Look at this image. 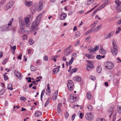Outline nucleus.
I'll return each mask as SVG.
<instances>
[{
	"mask_svg": "<svg viewBox=\"0 0 121 121\" xmlns=\"http://www.w3.org/2000/svg\"><path fill=\"white\" fill-rule=\"evenodd\" d=\"M19 22L20 28L19 29L18 31L20 34H24L25 32L24 30L25 26L23 22V18L22 17H20L19 18Z\"/></svg>",
	"mask_w": 121,
	"mask_h": 121,
	"instance_id": "nucleus-1",
	"label": "nucleus"
},
{
	"mask_svg": "<svg viewBox=\"0 0 121 121\" xmlns=\"http://www.w3.org/2000/svg\"><path fill=\"white\" fill-rule=\"evenodd\" d=\"M117 5L116 8V9L118 13L121 11V2L118 0H116L115 1Z\"/></svg>",
	"mask_w": 121,
	"mask_h": 121,
	"instance_id": "nucleus-2",
	"label": "nucleus"
},
{
	"mask_svg": "<svg viewBox=\"0 0 121 121\" xmlns=\"http://www.w3.org/2000/svg\"><path fill=\"white\" fill-rule=\"evenodd\" d=\"M106 68L107 69H111L114 66V64L111 62L108 61L106 62L105 64Z\"/></svg>",
	"mask_w": 121,
	"mask_h": 121,
	"instance_id": "nucleus-3",
	"label": "nucleus"
},
{
	"mask_svg": "<svg viewBox=\"0 0 121 121\" xmlns=\"http://www.w3.org/2000/svg\"><path fill=\"white\" fill-rule=\"evenodd\" d=\"M73 81L71 80H69L67 83V86L68 89L70 91H72L73 89Z\"/></svg>",
	"mask_w": 121,
	"mask_h": 121,
	"instance_id": "nucleus-4",
	"label": "nucleus"
},
{
	"mask_svg": "<svg viewBox=\"0 0 121 121\" xmlns=\"http://www.w3.org/2000/svg\"><path fill=\"white\" fill-rule=\"evenodd\" d=\"M93 117L92 114L89 112L87 113L85 116L86 118L88 120H92L93 118Z\"/></svg>",
	"mask_w": 121,
	"mask_h": 121,
	"instance_id": "nucleus-5",
	"label": "nucleus"
},
{
	"mask_svg": "<svg viewBox=\"0 0 121 121\" xmlns=\"http://www.w3.org/2000/svg\"><path fill=\"white\" fill-rule=\"evenodd\" d=\"M24 22H23L24 26H25L26 27L29 26L30 25V19L29 18L27 17H25L24 18Z\"/></svg>",
	"mask_w": 121,
	"mask_h": 121,
	"instance_id": "nucleus-6",
	"label": "nucleus"
},
{
	"mask_svg": "<svg viewBox=\"0 0 121 121\" xmlns=\"http://www.w3.org/2000/svg\"><path fill=\"white\" fill-rule=\"evenodd\" d=\"M38 23L35 21H34L33 22L32 25V28L33 31H34L37 30L38 28L37 24Z\"/></svg>",
	"mask_w": 121,
	"mask_h": 121,
	"instance_id": "nucleus-7",
	"label": "nucleus"
},
{
	"mask_svg": "<svg viewBox=\"0 0 121 121\" xmlns=\"http://www.w3.org/2000/svg\"><path fill=\"white\" fill-rule=\"evenodd\" d=\"M69 101L72 103L74 102L77 98V97L74 96L73 94H71L70 95Z\"/></svg>",
	"mask_w": 121,
	"mask_h": 121,
	"instance_id": "nucleus-8",
	"label": "nucleus"
},
{
	"mask_svg": "<svg viewBox=\"0 0 121 121\" xmlns=\"http://www.w3.org/2000/svg\"><path fill=\"white\" fill-rule=\"evenodd\" d=\"M43 6V3L42 2L40 1L38 4V9L37 10L38 12L42 10Z\"/></svg>",
	"mask_w": 121,
	"mask_h": 121,
	"instance_id": "nucleus-9",
	"label": "nucleus"
},
{
	"mask_svg": "<svg viewBox=\"0 0 121 121\" xmlns=\"http://www.w3.org/2000/svg\"><path fill=\"white\" fill-rule=\"evenodd\" d=\"M13 5V3L12 1L9 2L6 4L5 8V9L6 10H8L11 8Z\"/></svg>",
	"mask_w": 121,
	"mask_h": 121,
	"instance_id": "nucleus-10",
	"label": "nucleus"
},
{
	"mask_svg": "<svg viewBox=\"0 0 121 121\" xmlns=\"http://www.w3.org/2000/svg\"><path fill=\"white\" fill-rule=\"evenodd\" d=\"M14 73L16 76L19 78L20 79H21L22 76L20 73L17 71L14 70Z\"/></svg>",
	"mask_w": 121,
	"mask_h": 121,
	"instance_id": "nucleus-11",
	"label": "nucleus"
},
{
	"mask_svg": "<svg viewBox=\"0 0 121 121\" xmlns=\"http://www.w3.org/2000/svg\"><path fill=\"white\" fill-rule=\"evenodd\" d=\"M8 28V27H6L4 25L0 27V30L2 31H4L6 30H9Z\"/></svg>",
	"mask_w": 121,
	"mask_h": 121,
	"instance_id": "nucleus-12",
	"label": "nucleus"
},
{
	"mask_svg": "<svg viewBox=\"0 0 121 121\" xmlns=\"http://www.w3.org/2000/svg\"><path fill=\"white\" fill-rule=\"evenodd\" d=\"M42 14L43 13H40L39 15H38L35 21L37 22V23H39V22L41 20L42 16Z\"/></svg>",
	"mask_w": 121,
	"mask_h": 121,
	"instance_id": "nucleus-13",
	"label": "nucleus"
},
{
	"mask_svg": "<svg viewBox=\"0 0 121 121\" xmlns=\"http://www.w3.org/2000/svg\"><path fill=\"white\" fill-rule=\"evenodd\" d=\"M26 6L29 7L31 6L33 4L32 2L30 1H25L24 2Z\"/></svg>",
	"mask_w": 121,
	"mask_h": 121,
	"instance_id": "nucleus-14",
	"label": "nucleus"
},
{
	"mask_svg": "<svg viewBox=\"0 0 121 121\" xmlns=\"http://www.w3.org/2000/svg\"><path fill=\"white\" fill-rule=\"evenodd\" d=\"M112 52L114 56H115L117 54L118 51L117 48H113L112 49Z\"/></svg>",
	"mask_w": 121,
	"mask_h": 121,
	"instance_id": "nucleus-15",
	"label": "nucleus"
},
{
	"mask_svg": "<svg viewBox=\"0 0 121 121\" xmlns=\"http://www.w3.org/2000/svg\"><path fill=\"white\" fill-rule=\"evenodd\" d=\"M67 15L66 13H62L61 15L60 16V19L62 20H63L65 19Z\"/></svg>",
	"mask_w": 121,
	"mask_h": 121,
	"instance_id": "nucleus-16",
	"label": "nucleus"
},
{
	"mask_svg": "<svg viewBox=\"0 0 121 121\" xmlns=\"http://www.w3.org/2000/svg\"><path fill=\"white\" fill-rule=\"evenodd\" d=\"M113 107H111L109 108L108 110V112L109 113V117H111V116L113 112Z\"/></svg>",
	"mask_w": 121,
	"mask_h": 121,
	"instance_id": "nucleus-17",
	"label": "nucleus"
},
{
	"mask_svg": "<svg viewBox=\"0 0 121 121\" xmlns=\"http://www.w3.org/2000/svg\"><path fill=\"white\" fill-rule=\"evenodd\" d=\"M62 106V104L61 103H59L57 106V110L58 113H60L61 112L60 108Z\"/></svg>",
	"mask_w": 121,
	"mask_h": 121,
	"instance_id": "nucleus-18",
	"label": "nucleus"
},
{
	"mask_svg": "<svg viewBox=\"0 0 121 121\" xmlns=\"http://www.w3.org/2000/svg\"><path fill=\"white\" fill-rule=\"evenodd\" d=\"M99 52L100 53L103 54H105L106 53V50L102 48V47L100 48Z\"/></svg>",
	"mask_w": 121,
	"mask_h": 121,
	"instance_id": "nucleus-19",
	"label": "nucleus"
},
{
	"mask_svg": "<svg viewBox=\"0 0 121 121\" xmlns=\"http://www.w3.org/2000/svg\"><path fill=\"white\" fill-rule=\"evenodd\" d=\"M114 33V31H112L109 33H108L107 35L106 36V39L109 38L111 37Z\"/></svg>",
	"mask_w": 121,
	"mask_h": 121,
	"instance_id": "nucleus-20",
	"label": "nucleus"
},
{
	"mask_svg": "<svg viewBox=\"0 0 121 121\" xmlns=\"http://www.w3.org/2000/svg\"><path fill=\"white\" fill-rule=\"evenodd\" d=\"M86 56L89 59H93L95 58L94 56L93 55H89L88 54H86Z\"/></svg>",
	"mask_w": 121,
	"mask_h": 121,
	"instance_id": "nucleus-21",
	"label": "nucleus"
},
{
	"mask_svg": "<svg viewBox=\"0 0 121 121\" xmlns=\"http://www.w3.org/2000/svg\"><path fill=\"white\" fill-rule=\"evenodd\" d=\"M42 114V113L40 111L36 112L35 114V116L36 117H38L40 116Z\"/></svg>",
	"mask_w": 121,
	"mask_h": 121,
	"instance_id": "nucleus-22",
	"label": "nucleus"
},
{
	"mask_svg": "<svg viewBox=\"0 0 121 121\" xmlns=\"http://www.w3.org/2000/svg\"><path fill=\"white\" fill-rule=\"evenodd\" d=\"M35 8L36 7L35 6H33L31 7V11L32 13H35L36 11Z\"/></svg>",
	"mask_w": 121,
	"mask_h": 121,
	"instance_id": "nucleus-23",
	"label": "nucleus"
},
{
	"mask_svg": "<svg viewBox=\"0 0 121 121\" xmlns=\"http://www.w3.org/2000/svg\"><path fill=\"white\" fill-rule=\"evenodd\" d=\"M59 69L57 68H54L53 70V72L54 74H56L59 71Z\"/></svg>",
	"mask_w": 121,
	"mask_h": 121,
	"instance_id": "nucleus-24",
	"label": "nucleus"
},
{
	"mask_svg": "<svg viewBox=\"0 0 121 121\" xmlns=\"http://www.w3.org/2000/svg\"><path fill=\"white\" fill-rule=\"evenodd\" d=\"M58 94V93L57 92H56L52 96V99L53 100H55L56 99Z\"/></svg>",
	"mask_w": 121,
	"mask_h": 121,
	"instance_id": "nucleus-25",
	"label": "nucleus"
},
{
	"mask_svg": "<svg viewBox=\"0 0 121 121\" xmlns=\"http://www.w3.org/2000/svg\"><path fill=\"white\" fill-rule=\"evenodd\" d=\"M73 79L74 80H76L78 82L80 81L81 80V78L79 77H74L73 78Z\"/></svg>",
	"mask_w": 121,
	"mask_h": 121,
	"instance_id": "nucleus-26",
	"label": "nucleus"
},
{
	"mask_svg": "<svg viewBox=\"0 0 121 121\" xmlns=\"http://www.w3.org/2000/svg\"><path fill=\"white\" fill-rule=\"evenodd\" d=\"M97 72L99 73H101L102 71V68L100 66H97L96 69Z\"/></svg>",
	"mask_w": 121,
	"mask_h": 121,
	"instance_id": "nucleus-27",
	"label": "nucleus"
},
{
	"mask_svg": "<svg viewBox=\"0 0 121 121\" xmlns=\"http://www.w3.org/2000/svg\"><path fill=\"white\" fill-rule=\"evenodd\" d=\"M101 26L102 25H100L96 27L94 30L96 31H98L100 29Z\"/></svg>",
	"mask_w": 121,
	"mask_h": 121,
	"instance_id": "nucleus-28",
	"label": "nucleus"
},
{
	"mask_svg": "<svg viewBox=\"0 0 121 121\" xmlns=\"http://www.w3.org/2000/svg\"><path fill=\"white\" fill-rule=\"evenodd\" d=\"M87 97L89 99H91L92 98L91 97V93L89 92H88L87 94Z\"/></svg>",
	"mask_w": 121,
	"mask_h": 121,
	"instance_id": "nucleus-29",
	"label": "nucleus"
},
{
	"mask_svg": "<svg viewBox=\"0 0 121 121\" xmlns=\"http://www.w3.org/2000/svg\"><path fill=\"white\" fill-rule=\"evenodd\" d=\"M12 84H8L7 86L8 89L10 90H12L13 89L12 87Z\"/></svg>",
	"mask_w": 121,
	"mask_h": 121,
	"instance_id": "nucleus-30",
	"label": "nucleus"
},
{
	"mask_svg": "<svg viewBox=\"0 0 121 121\" xmlns=\"http://www.w3.org/2000/svg\"><path fill=\"white\" fill-rule=\"evenodd\" d=\"M93 29L91 28L88 30L85 33V35H88V34H90L91 33V31H92Z\"/></svg>",
	"mask_w": 121,
	"mask_h": 121,
	"instance_id": "nucleus-31",
	"label": "nucleus"
},
{
	"mask_svg": "<svg viewBox=\"0 0 121 121\" xmlns=\"http://www.w3.org/2000/svg\"><path fill=\"white\" fill-rule=\"evenodd\" d=\"M113 48H117V46L115 41H113L112 42Z\"/></svg>",
	"mask_w": 121,
	"mask_h": 121,
	"instance_id": "nucleus-32",
	"label": "nucleus"
},
{
	"mask_svg": "<svg viewBox=\"0 0 121 121\" xmlns=\"http://www.w3.org/2000/svg\"><path fill=\"white\" fill-rule=\"evenodd\" d=\"M45 90L44 89H43L42 91V93L41 94V100H42V99L43 98V96L44 95V93H45Z\"/></svg>",
	"mask_w": 121,
	"mask_h": 121,
	"instance_id": "nucleus-33",
	"label": "nucleus"
},
{
	"mask_svg": "<svg viewBox=\"0 0 121 121\" xmlns=\"http://www.w3.org/2000/svg\"><path fill=\"white\" fill-rule=\"evenodd\" d=\"M30 69L32 71H34L36 70V68L34 66H31Z\"/></svg>",
	"mask_w": 121,
	"mask_h": 121,
	"instance_id": "nucleus-34",
	"label": "nucleus"
},
{
	"mask_svg": "<svg viewBox=\"0 0 121 121\" xmlns=\"http://www.w3.org/2000/svg\"><path fill=\"white\" fill-rule=\"evenodd\" d=\"M34 41L32 39H30L29 40V43L30 44L32 45L34 44Z\"/></svg>",
	"mask_w": 121,
	"mask_h": 121,
	"instance_id": "nucleus-35",
	"label": "nucleus"
},
{
	"mask_svg": "<svg viewBox=\"0 0 121 121\" xmlns=\"http://www.w3.org/2000/svg\"><path fill=\"white\" fill-rule=\"evenodd\" d=\"M118 111L119 113H121V106H118L117 107Z\"/></svg>",
	"mask_w": 121,
	"mask_h": 121,
	"instance_id": "nucleus-36",
	"label": "nucleus"
},
{
	"mask_svg": "<svg viewBox=\"0 0 121 121\" xmlns=\"http://www.w3.org/2000/svg\"><path fill=\"white\" fill-rule=\"evenodd\" d=\"M77 70V68H75L72 69L71 70V72L72 73H74L76 72Z\"/></svg>",
	"mask_w": 121,
	"mask_h": 121,
	"instance_id": "nucleus-37",
	"label": "nucleus"
},
{
	"mask_svg": "<svg viewBox=\"0 0 121 121\" xmlns=\"http://www.w3.org/2000/svg\"><path fill=\"white\" fill-rule=\"evenodd\" d=\"M13 20V18L11 19V20L9 21V23L8 24V26H10L12 23V22Z\"/></svg>",
	"mask_w": 121,
	"mask_h": 121,
	"instance_id": "nucleus-38",
	"label": "nucleus"
},
{
	"mask_svg": "<svg viewBox=\"0 0 121 121\" xmlns=\"http://www.w3.org/2000/svg\"><path fill=\"white\" fill-rule=\"evenodd\" d=\"M5 90L4 89H2L0 91V95H2L4 92Z\"/></svg>",
	"mask_w": 121,
	"mask_h": 121,
	"instance_id": "nucleus-39",
	"label": "nucleus"
},
{
	"mask_svg": "<svg viewBox=\"0 0 121 121\" xmlns=\"http://www.w3.org/2000/svg\"><path fill=\"white\" fill-rule=\"evenodd\" d=\"M96 121H106L105 120L102 118H98Z\"/></svg>",
	"mask_w": 121,
	"mask_h": 121,
	"instance_id": "nucleus-40",
	"label": "nucleus"
},
{
	"mask_svg": "<svg viewBox=\"0 0 121 121\" xmlns=\"http://www.w3.org/2000/svg\"><path fill=\"white\" fill-rule=\"evenodd\" d=\"M99 9H97L96 10H95L94 12L92 13L91 14V16H93L96 13V12H97L99 10Z\"/></svg>",
	"mask_w": 121,
	"mask_h": 121,
	"instance_id": "nucleus-41",
	"label": "nucleus"
},
{
	"mask_svg": "<svg viewBox=\"0 0 121 121\" xmlns=\"http://www.w3.org/2000/svg\"><path fill=\"white\" fill-rule=\"evenodd\" d=\"M73 51V50H70L66 53L65 55L66 56L68 55L71 53Z\"/></svg>",
	"mask_w": 121,
	"mask_h": 121,
	"instance_id": "nucleus-42",
	"label": "nucleus"
},
{
	"mask_svg": "<svg viewBox=\"0 0 121 121\" xmlns=\"http://www.w3.org/2000/svg\"><path fill=\"white\" fill-rule=\"evenodd\" d=\"M74 60V57H73L69 61V64L70 65H71L73 61Z\"/></svg>",
	"mask_w": 121,
	"mask_h": 121,
	"instance_id": "nucleus-43",
	"label": "nucleus"
},
{
	"mask_svg": "<svg viewBox=\"0 0 121 121\" xmlns=\"http://www.w3.org/2000/svg\"><path fill=\"white\" fill-rule=\"evenodd\" d=\"M118 30H117L115 32V33L117 34H118L119 33L120 31H121V28L120 27H118Z\"/></svg>",
	"mask_w": 121,
	"mask_h": 121,
	"instance_id": "nucleus-44",
	"label": "nucleus"
},
{
	"mask_svg": "<svg viewBox=\"0 0 121 121\" xmlns=\"http://www.w3.org/2000/svg\"><path fill=\"white\" fill-rule=\"evenodd\" d=\"M107 4V3H105L104 4H103L101 5H100V9H101L102 8L104 7Z\"/></svg>",
	"mask_w": 121,
	"mask_h": 121,
	"instance_id": "nucleus-45",
	"label": "nucleus"
},
{
	"mask_svg": "<svg viewBox=\"0 0 121 121\" xmlns=\"http://www.w3.org/2000/svg\"><path fill=\"white\" fill-rule=\"evenodd\" d=\"M80 34L79 32L77 31L75 33V36L77 37H78L80 36Z\"/></svg>",
	"mask_w": 121,
	"mask_h": 121,
	"instance_id": "nucleus-46",
	"label": "nucleus"
},
{
	"mask_svg": "<svg viewBox=\"0 0 121 121\" xmlns=\"http://www.w3.org/2000/svg\"><path fill=\"white\" fill-rule=\"evenodd\" d=\"M94 1L93 0H88L87 4L89 5L90 4L92 3Z\"/></svg>",
	"mask_w": 121,
	"mask_h": 121,
	"instance_id": "nucleus-47",
	"label": "nucleus"
},
{
	"mask_svg": "<svg viewBox=\"0 0 121 121\" xmlns=\"http://www.w3.org/2000/svg\"><path fill=\"white\" fill-rule=\"evenodd\" d=\"M8 59L7 58H6L4 59L2 62V63L3 65L5 64L8 61Z\"/></svg>",
	"mask_w": 121,
	"mask_h": 121,
	"instance_id": "nucleus-48",
	"label": "nucleus"
},
{
	"mask_svg": "<svg viewBox=\"0 0 121 121\" xmlns=\"http://www.w3.org/2000/svg\"><path fill=\"white\" fill-rule=\"evenodd\" d=\"M90 78L91 79L93 80H95V77L92 76H90Z\"/></svg>",
	"mask_w": 121,
	"mask_h": 121,
	"instance_id": "nucleus-49",
	"label": "nucleus"
},
{
	"mask_svg": "<svg viewBox=\"0 0 121 121\" xmlns=\"http://www.w3.org/2000/svg\"><path fill=\"white\" fill-rule=\"evenodd\" d=\"M48 57L46 56H44L43 57V60L45 61H47L48 60Z\"/></svg>",
	"mask_w": 121,
	"mask_h": 121,
	"instance_id": "nucleus-50",
	"label": "nucleus"
},
{
	"mask_svg": "<svg viewBox=\"0 0 121 121\" xmlns=\"http://www.w3.org/2000/svg\"><path fill=\"white\" fill-rule=\"evenodd\" d=\"M3 76L4 77V80L6 81L8 79V77L5 74H4L3 75Z\"/></svg>",
	"mask_w": 121,
	"mask_h": 121,
	"instance_id": "nucleus-51",
	"label": "nucleus"
},
{
	"mask_svg": "<svg viewBox=\"0 0 121 121\" xmlns=\"http://www.w3.org/2000/svg\"><path fill=\"white\" fill-rule=\"evenodd\" d=\"M88 50L90 51V52L91 53H92L94 51V49L93 48H91L90 49H88Z\"/></svg>",
	"mask_w": 121,
	"mask_h": 121,
	"instance_id": "nucleus-52",
	"label": "nucleus"
},
{
	"mask_svg": "<svg viewBox=\"0 0 121 121\" xmlns=\"http://www.w3.org/2000/svg\"><path fill=\"white\" fill-rule=\"evenodd\" d=\"M92 69L87 65L86 69L88 71H90L92 70Z\"/></svg>",
	"mask_w": 121,
	"mask_h": 121,
	"instance_id": "nucleus-53",
	"label": "nucleus"
},
{
	"mask_svg": "<svg viewBox=\"0 0 121 121\" xmlns=\"http://www.w3.org/2000/svg\"><path fill=\"white\" fill-rule=\"evenodd\" d=\"M20 99L21 100H24L25 101H26V98L24 97H22L20 98Z\"/></svg>",
	"mask_w": 121,
	"mask_h": 121,
	"instance_id": "nucleus-54",
	"label": "nucleus"
},
{
	"mask_svg": "<svg viewBox=\"0 0 121 121\" xmlns=\"http://www.w3.org/2000/svg\"><path fill=\"white\" fill-rule=\"evenodd\" d=\"M87 65L92 69H93L94 68V66L92 64H90L88 65Z\"/></svg>",
	"mask_w": 121,
	"mask_h": 121,
	"instance_id": "nucleus-55",
	"label": "nucleus"
},
{
	"mask_svg": "<svg viewBox=\"0 0 121 121\" xmlns=\"http://www.w3.org/2000/svg\"><path fill=\"white\" fill-rule=\"evenodd\" d=\"M97 6H95V7L91 9L89 11L87 12V13H85V14L86 15V14H87L88 13L90 12H91V11H92L93 9H95L96 7Z\"/></svg>",
	"mask_w": 121,
	"mask_h": 121,
	"instance_id": "nucleus-56",
	"label": "nucleus"
},
{
	"mask_svg": "<svg viewBox=\"0 0 121 121\" xmlns=\"http://www.w3.org/2000/svg\"><path fill=\"white\" fill-rule=\"evenodd\" d=\"M98 21H97L94 22L92 24V25L93 26H95L98 23Z\"/></svg>",
	"mask_w": 121,
	"mask_h": 121,
	"instance_id": "nucleus-57",
	"label": "nucleus"
},
{
	"mask_svg": "<svg viewBox=\"0 0 121 121\" xmlns=\"http://www.w3.org/2000/svg\"><path fill=\"white\" fill-rule=\"evenodd\" d=\"M46 93L47 95L48 96H49L50 94V91L48 90H47Z\"/></svg>",
	"mask_w": 121,
	"mask_h": 121,
	"instance_id": "nucleus-58",
	"label": "nucleus"
},
{
	"mask_svg": "<svg viewBox=\"0 0 121 121\" xmlns=\"http://www.w3.org/2000/svg\"><path fill=\"white\" fill-rule=\"evenodd\" d=\"M96 58L99 60H100L101 58V56L99 55H97L96 56Z\"/></svg>",
	"mask_w": 121,
	"mask_h": 121,
	"instance_id": "nucleus-59",
	"label": "nucleus"
},
{
	"mask_svg": "<svg viewBox=\"0 0 121 121\" xmlns=\"http://www.w3.org/2000/svg\"><path fill=\"white\" fill-rule=\"evenodd\" d=\"M69 115V114L68 112H66L65 114V118H68Z\"/></svg>",
	"mask_w": 121,
	"mask_h": 121,
	"instance_id": "nucleus-60",
	"label": "nucleus"
},
{
	"mask_svg": "<svg viewBox=\"0 0 121 121\" xmlns=\"http://www.w3.org/2000/svg\"><path fill=\"white\" fill-rule=\"evenodd\" d=\"M88 108L91 111L92 110V108L91 105H89L88 106Z\"/></svg>",
	"mask_w": 121,
	"mask_h": 121,
	"instance_id": "nucleus-61",
	"label": "nucleus"
},
{
	"mask_svg": "<svg viewBox=\"0 0 121 121\" xmlns=\"http://www.w3.org/2000/svg\"><path fill=\"white\" fill-rule=\"evenodd\" d=\"M22 54H19V56H17V58L19 60H21V59L22 58Z\"/></svg>",
	"mask_w": 121,
	"mask_h": 121,
	"instance_id": "nucleus-62",
	"label": "nucleus"
},
{
	"mask_svg": "<svg viewBox=\"0 0 121 121\" xmlns=\"http://www.w3.org/2000/svg\"><path fill=\"white\" fill-rule=\"evenodd\" d=\"M49 100H48L45 103V106L46 107V106H47L48 104H49Z\"/></svg>",
	"mask_w": 121,
	"mask_h": 121,
	"instance_id": "nucleus-63",
	"label": "nucleus"
},
{
	"mask_svg": "<svg viewBox=\"0 0 121 121\" xmlns=\"http://www.w3.org/2000/svg\"><path fill=\"white\" fill-rule=\"evenodd\" d=\"M117 24H121V18L119 19L117 22Z\"/></svg>",
	"mask_w": 121,
	"mask_h": 121,
	"instance_id": "nucleus-64",
	"label": "nucleus"
}]
</instances>
